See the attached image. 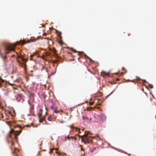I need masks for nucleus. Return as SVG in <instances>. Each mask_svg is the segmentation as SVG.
Wrapping results in <instances>:
<instances>
[{
	"mask_svg": "<svg viewBox=\"0 0 156 156\" xmlns=\"http://www.w3.org/2000/svg\"><path fill=\"white\" fill-rule=\"evenodd\" d=\"M30 108L31 109V111L32 110H33V109H34V107L33 106H31L30 107Z\"/></svg>",
	"mask_w": 156,
	"mask_h": 156,
	"instance_id": "nucleus-23",
	"label": "nucleus"
},
{
	"mask_svg": "<svg viewBox=\"0 0 156 156\" xmlns=\"http://www.w3.org/2000/svg\"><path fill=\"white\" fill-rule=\"evenodd\" d=\"M82 118L83 120H87L89 119L87 117L83 115L82 116Z\"/></svg>",
	"mask_w": 156,
	"mask_h": 156,
	"instance_id": "nucleus-11",
	"label": "nucleus"
},
{
	"mask_svg": "<svg viewBox=\"0 0 156 156\" xmlns=\"http://www.w3.org/2000/svg\"><path fill=\"white\" fill-rule=\"evenodd\" d=\"M122 70H123L125 71V73H126V71L125 70V69L124 67L122 68Z\"/></svg>",
	"mask_w": 156,
	"mask_h": 156,
	"instance_id": "nucleus-26",
	"label": "nucleus"
},
{
	"mask_svg": "<svg viewBox=\"0 0 156 156\" xmlns=\"http://www.w3.org/2000/svg\"><path fill=\"white\" fill-rule=\"evenodd\" d=\"M67 139L69 140H74L75 141L76 139V138L73 136H70L69 137V136H67Z\"/></svg>",
	"mask_w": 156,
	"mask_h": 156,
	"instance_id": "nucleus-6",
	"label": "nucleus"
},
{
	"mask_svg": "<svg viewBox=\"0 0 156 156\" xmlns=\"http://www.w3.org/2000/svg\"><path fill=\"white\" fill-rule=\"evenodd\" d=\"M9 84L11 86H13V85H15L14 83H9Z\"/></svg>",
	"mask_w": 156,
	"mask_h": 156,
	"instance_id": "nucleus-20",
	"label": "nucleus"
},
{
	"mask_svg": "<svg viewBox=\"0 0 156 156\" xmlns=\"http://www.w3.org/2000/svg\"><path fill=\"white\" fill-rule=\"evenodd\" d=\"M2 58L4 59V60L5 61V59L4 58V57L2 56Z\"/></svg>",
	"mask_w": 156,
	"mask_h": 156,
	"instance_id": "nucleus-39",
	"label": "nucleus"
},
{
	"mask_svg": "<svg viewBox=\"0 0 156 156\" xmlns=\"http://www.w3.org/2000/svg\"><path fill=\"white\" fill-rule=\"evenodd\" d=\"M43 97H44V98H45V97H44V94H43Z\"/></svg>",
	"mask_w": 156,
	"mask_h": 156,
	"instance_id": "nucleus-34",
	"label": "nucleus"
},
{
	"mask_svg": "<svg viewBox=\"0 0 156 156\" xmlns=\"http://www.w3.org/2000/svg\"><path fill=\"white\" fill-rule=\"evenodd\" d=\"M149 86L151 88H153V86L152 85H151V84H150V85H149Z\"/></svg>",
	"mask_w": 156,
	"mask_h": 156,
	"instance_id": "nucleus-27",
	"label": "nucleus"
},
{
	"mask_svg": "<svg viewBox=\"0 0 156 156\" xmlns=\"http://www.w3.org/2000/svg\"><path fill=\"white\" fill-rule=\"evenodd\" d=\"M67 137H65V141H66L67 140Z\"/></svg>",
	"mask_w": 156,
	"mask_h": 156,
	"instance_id": "nucleus-32",
	"label": "nucleus"
},
{
	"mask_svg": "<svg viewBox=\"0 0 156 156\" xmlns=\"http://www.w3.org/2000/svg\"><path fill=\"white\" fill-rule=\"evenodd\" d=\"M53 150H54L53 149H52L51 148H50V153H51Z\"/></svg>",
	"mask_w": 156,
	"mask_h": 156,
	"instance_id": "nucleus-22",
	"label": "nucleus"
},
{
	"mask_svg": "<svg viewBox=\"0 0 156 156\" xmlns=\"http://www.w3.org/2000/svg\"><path fill=\"white\" fill-rule=\"evenodd\" d=\"M69 126V127H72V126Z\"/></svg>",
	"mask_w": 156,
	"mask_h": 156,
	"instance_id": "nucleus-37",
	"label": "nucleus"
},
{
	"mask_svg": "<svg viewBox=\"0 0 156 156\" xmlns=\"http://www.w3.org/2000/svg\"><path fill=\"white\" fill-rule=\"evenodd\" d=\"M102 76H109V73H107L104 71H102L101 73Z\"/></svg>",
	"mask_w": 156,
	"mask_h": 156,
	"instance_id": "nucleus-7",
	"label": "nucleus"
},
{
	"mask_svg": "<svg viewBox=\"0 0 156 156\" xmlns=\"http://www.w3.org/2000/svg\"><path fill=\"white\" fill-rule=\"evenodd\" d=\"M56 32L57 34L58 35V36L60 37V38H62V37L61 36L62 33L57 30H56Z\"/></svg>",
	"mask_w": 156,
	"mask_h": 156,
	"instance_id": "nucleus-8",
	"label": "nucleus"
},
{
	"mask_svg": "<svg viewBox=\"0 0 156 156\" xmlns=\"http://www.w3.org/2000/svg\"><path fill=\"white\" fill-rule=\"evenodd\" d=\"M72 49L75 52H76L77 51L76 50H75L73 48H72Z\"/></svg>",
	"mask_w": 156,
	"mask_h": 156,
	"instance_id": "nucleus-28",
	"label": "nucleus"
},
{
	"mask_svg": "<svg viewBox=\"0 0 156 156\" xmlns=\"http://www.w3.org/2000/svg\"><path fill=\"white\" fill-rule=\"evenodd\" d=\"M128 155H130V154H128Z\"/></svg>",
	"mask_w": 156,
	"mask_h": 156,
	"instance_id": "nucleus-43",
	"label": "nucleus"
},
{
	"mask_svg": "<svg viewBox=\"0 0 156 156\" xmlns=\"http://www.w3.org/2000/svg\"><path fill=\"white\" fill-rule=\"evenodd\" d=\"M21 130L16 131V132H15V134L18 135L21 132Z\"/></svg>",
	"mask_w": 156,
	"mask_h": 156,
	"instance_id": "nucleus-13",
	"label": "nucleus"
},
{
	"mask_svg": "<svg viewBox=\"0 0 156 156\" xmlns=\"http://www.w3.org/2000/svg\"><path fill=\"white\" fill-rule=\"evenodd\" d=\"M37 39H35L34 41H36Z\"/></svg>",
	"mask_w": 156,
	"mask_h": 156,
	"instance_id": "nucleus-35",
	"label": "nucleus"
},
{
	"mask_svg": "<svg viewBox=\"0 0 156 156\" xmlns=\"http://www.w3.org/2000/svg\"><path fill=\"white\" fill-rule=\"evenodd\" d=\"M47 114V112H46V115Z\"/></svg>",
	"mask_w": 156,
	"mask_h": 156,
	"instance_id": "nucleus-42",
	"label": "nucleus"
},
{
	"mask_svg": "<svg viewBox=\"0 0 156 156\" xmlns=\"http://www.w3.org/2000/svg\"><path fill=\"white\" fill-rule=\"evenodd\" d=\"M17 61L19 63V66H20L24 68H25V70H26V64L22 63V61H20V60H18Z\"/></svg>",
	"mask_w": 156,
	"mask_h": 156,
	"instance_id": "nucleus-4",
	"label": "nucleus"
},
{
	"mask_svg": "<svg viewBox=\"0 0 156 156\" xmlns=\"http://www.w3.org/2000/svg\"><path fill=\"white\" fill-rule=\"evenodd\" d=\"M93 103H94L93 102H90V105H93Z\"/></svg>",
	"mask_w": 156,
	"mask_h": 156,
	"instance_id": "nucleus-31",
	"label": "nucleus"
},
{
	"mask_svg": "<svg viewBox=\"0 0 156 156\" xmlns=\"http://www.w3.org/2000/svg\"><path fill=\"white\" fill-rule=\"evenodd\" d=\"M155 119H156V115H155Z\"/></svg>",
	"mask_w": 156,
	"mask_h": 156,
	"instance_id": "nucleus-44",
	"label": "nucleus"
},
{
	"mask_svg": "<svg viewBox=\"0 0 156 156\" xmlns=\"http://www.w3.org/2000/svg\"><path fill=\"white\" fill-rule=\"evenodd\" d=\"M87 110L88 111H89V110H90V109H89V108H87Z\"/></svg>",
	"mask_w": 156,
	"mask_h": 156,
	"instance_id": "nucleus-36",
	"label": "nucleus"
},
{
	"mask_svg": "<svg viewBox=\"0 0 156 156\" xmlns=\"http://www.w3.org/2000/svg\"><path fill=\"white\" fill-rule=\"evenodd\" d=\"M4 82V80L0 76V88L2 87V83Z\"/></svg>",
	"mask_w": 156,
	"mask_h": 156,
	"instance_id": "nucleus-10",
	"label": "nucleus"
},
{
	"mask_svg": "<svg viewBox=\"0 0 156 156\" xmlns=\"http://www.w3.org/2000/svg\"><path fill=\"white\" fill-rule=\"evenodd\" d=\"M48 120L49 121H52V116H50L48 117Z\"/></svg>",
	"mask_w": 156,
	"mask_h": 156,
	"instance_id": "nucleus-15",
	"label": "nucleus"
},
{
	"mask_svg": "<svg viewBox=\"0 0 156 156\" xmlns=\"http://www.w3.org/2000/svg\"><path fill=\"white\" fill-rule=\"evenodd\" d=\"M143 80V81L144 82H145L146 81V80Z\"/></svg>",
	"mask_w": 156,
	"mask_h": 156,
	"instance_id": "nucleus-33",
	"label": "nucleus"
},
{
	"mask_svg": "<svg viewBox=\"0 0 156 156\" xmlns=\"http://www.w3.org/2000/svg\"><path fill=\"white\" fill-rule=\"evenodd\" d=\"M17 127H19V128H22V127H21V126L20 125H17Z\"/></svg>",
	"mask_w": 156,
	"mask_h": 156,
	"instance_id": "nucleus-25",
	"label": "nucleus"
},
{
	"mask_svg": "<svg viewBox=\"0 0 156 156\" xmlns=\"http://www.w3.org/2000/svg\"><path fill=\"white\" fill-rule=\"evenodd\" d=\"M82 141L84 144H90L92 142V138L88 135L87 134H85L81 136Z\"/></svg>",
	"mask_w": 156,
	"mask_h": 156,
	"instance_id": "nucleus-2",
	"label": "nucleus"
},
{
	"mask_svg": "<svg viewBox=\"0 0 156 156\" xmlns=\"http://www.w3.org/2000/svg\"><path fill=\"white\" fill-rule=\"evenodd\" d=\"M34 56V55H30V59L32 60V58L33 57V56Z\"/></svg>",
	"mask_w": 156,
	"mask_h": 156,
	"instance_id": "nucleus-21",
	"label": "nucleus"
},
{
	"mask_svg": "<svg viewBox=\"0 0 156 156\" xmlns=\"http://www.w3.org/2000/svg\"><path fill=\"white\" fill-rule=\"evenodd\" d=\"M40 117L39 118V122H42L43 120H44L45 117H44L43 118H41Z\"/></svg>",
	"mask_w": 156,
	"mask_h": 156,
	"instance_id": "nucleus-14",
	"label": "nucleus"
},
{
	"mask_svg": "<svg viewBox=\"0 0 156 156\" xmlns=\"http://www.w3.org/2000/svg\"><path fill=\"white\" fill-rule=\"evenodd\" d=\"M19 43H21L22 44H26L25 40H23L20 41L14 44H9L6 47V49L8 51H14V49L13 48L15 47L18 45Z\"/></svg>",
	"mask_w": 156,
	"mask_h": 156,
	"instance_id": "nucleus-1",
	"label": "nucleus"
},
{
	"mask_svg": "<svg viewBox=\"0 0 156 156\" xmlns=\"http://www.w3.org/2000/svg\"><path fill=\"white\" fill-rule=\"evenodd\" d=\"M136 80H141V79L138 76L136 77Z\"/></svg>",
	"mask_w": 156,
	"mask_h": 156,
	"instance_id": "nucleus-18",
	"label": "nucleus"
},
{
	"mask_svg": "<svg viewBox=\"0 0 156 156\" xmlns=\"http://www.w3.org/2000/svg\"><path fill=\"white\" fill-rule=\"evenodd\" d=\"M17 58L18 59H20L21 60L20 61L23 62H27L28 60L27 58H23L21 56L17 55Z\"/></svg>",
	"mask_w": 156,
	"mask_h": 156,
	"instance_id": "nucleus-5",
	"label": "nucleus"
},
{
	"mask_svg": "<svg viewBox=\"0 0 156 156\" xmlns=\"http://www.w3.org/2000/svg\"><path fill=\"white\" fill-rule=\"evenodd\" d=\"M14 132H15L14 130L12 129H11V130L10 131V133H12Z\"/></svg>",
	"mask_w": 156,
	"mask_h": 156,
	"instance_id": "nucleus-19",
	"label": "nucleus"
},
{
	"mask_svg": "<svg viewBox=\"0 0 156 156\" xmlns=\"http://www.w3.org/2000/svg\"><path fill=\"white\" fill-rule=\"evenodd\" d=\"M13 145V143H12V145Z\"/></svg>",
	"mask_w": 156,
	"mask_h": 156,
	"instance_id": "nucleus-41",
	"label": "nucleus"
},
{
	"mask_svg": "<svg viewBox=\"0 0 156 156\" xmlns=\"http://www.w3.org/2000/svg\"><path fill=\"white\" fill-rule=\"evenodd\" d=\"M46 35V34L45 33H43V35Z\"/></svg>",
	"mask_w": 156,
	"mask_h": 156,
	"instance_id": "nucleus-40",
	"label": "nucleus"
},
{
	"mask_svg": "<svg viewBox=\"0 0 156 156\" xmlns=\"http://www.w3.org/2000/svg\"><path fill=\"white\" fill-rule=\"evenodd\" d=\"M42 112H43V110H42V109H40L39 114H40V115H39V118L41 117V114H42Z\"/></svg>",
	"mask_w": 156,
	"mask_h": 156,
	"instance_id": "nucleus-12",
	"label": "nucleus"
},
{
	"mask_svg": "<svg viewBox=\"0 0 156 156\" xmlns=\"http://www.w3.org/2000/svg\"><path fill=\"white\" fill-rule=\"evenodd\" d=\"M51 50L52 51V52L54 53H55L56 51V50L55 48H53Z\"/></svg>",
	"mask_w": 156,
	"mask_h": 156,
	"instance_id": "nucleus-17",
	"label": "nucleus"
},
{
	"mask_svg": "<svg viewBox=\"0 0 156 156\" xmlns=\"http://www.w3.org/2000/svg\"><path fill=\"white\" fill-rule=\"evenodd\" d=\"M96 149V148L95 147H94L93 148L92 150L91 151V152H93L94 151V150H95Z\"/></svg>",
	"mask_w": 156,
	"mask_h": 156,
	"instance_id": "nucleus-24",
	"label": "nucleus"
},
{
	"mask_svg": "<svg viewBox=\"0 0 156 156\" xmlns=\"http://www.w3.org/2000/svg\"><path fill=\"white\" fill-rule=\"evenodd\" d=\"M124 73H123V72H122V73H121V74H124Z\"/></svg>",
	"mask_w": 156,
	"mask_h": 156,
	"instance_id": "nucleus-38",
	"label": "nucleus"
},
{
	"mask_svg": "<svg viewBox=\"0 0 156 156\" xmlns=\"http://www.w3.org/2000/svg\"><path fill=\"white\" fill-rule=\"evenodd\" d=\"M87 57L91 61H93V60L89 57L87 56Z\"/></svg>",
	"mask_w": 156,
	"mask_h": 156,
	"instance_id": "nucleus-29",
	"label": "nucleus"
},
{
	"mask_svg": "<svg viewBox=\"0 0 156 156\" xmlns=\"http://www.w3.org/2000/svg\"><path fill=\"white\" fill-rule=\"evenodd\" d=\"M97 116L98 119L99 120L103 121L106 120V117L105 115L103 114H101L98 115H97Z\"/></svg>",
	"mask_w": 156,
	"mask_h": 156,
	"instance_id": "nucleus-3",
	"label": "nucleus"
},
{
	"mask_svg": "<svg viewBox=\"0 0 156 156\" xmlns=\"http://www.w3.org/2000/svg\"><path fill=\"white\" fill-rule=\"evenodd\" d=\"M27 126H29V125H27Z\"/></svg>",
	"mask_w": 156,
	"mask_h": 156,
	"instance_id": "nucleus-45",
	"label": "nucleus"
},
{
	"mask_svg": "<svg viewBox=\"0 0 156 156\" xmlns=\"http://www.w3.org/2000/svg\"><path fill=\"white\" fill-rule=\"evenodd\" d=\"M57 109H56L53 112L57 114L58 113H59V111Z\"/></svg>",
	"mask_w": 156,
	"mask_h": 156,
	"instance_id": "nucleus-16",
	"label": "nucleus"
},
{
	"mask_svg": "<svg viewBox=\"0 0 156 156\" xmlns=\"http://www.w3.org/2000/svg\"><path fill=\"white\" fill-rule=\"evenodd\" d=\"M51 108L53 111H54L56 109H57V107L54 105H52L51 106Z\"/></svg>",
	"mask_w": 156,
	"mask_h": 156,
	"instance_id": "nucleus-9",
	"label": "nucleus"
},
{
	"mask_svg": "<svg viewBox=\"0 0 156 156\" xmlns=\"http://www.w3.org/2000/svg\"><path fill=\"white\" fill-rule=\"evenodd\" d=\"M80 146V147L81 150H83V148L82 147V146Z\"/></svg>",
	"mask_w": 156,
	"mask_h": 156,
	"instance_id": "nucleus-30",
	"label": "nucleus"
}]
</instances>
